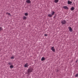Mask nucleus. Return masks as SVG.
I'll use <instances>...</instances> for the list:
<instances>
[{
    "mask_svg": "<svg viewBox=\"0 0 78 78\" xmlns=\"http://www.w3.org/2000/svg\"><path fill=\"white\" fill-rule=\"evenodd\" d=\"M33 69L32 68H29L28 69L27 72L29 74V73H30L31 72H32L33 70Z\"/></svg>",
    "mask_w": 78,
    "mask_h": 78,
    "instance_id": "f257e3e1",
    "label": "nucleus"
},
{
    "mask_svg": "<svg viewBox=\"0 0 78 78\" xmlns=\"http://www.w3.org/2000/svg\"><path fill=\"white\" fill-rule=\"evenodd\" d=\"M66 23H67V22L65 20H63L61 21V23H62V25H64L65 24H66Z\"/></svg>",
    "mask_w": 78,
    "mask_h": 78,
    "instance_id": "f03ea898",
    "label": "nucleus"
},
{
    "mask_svg": "<svg viewBox=\"0 0 78 78\" xmlns=\"http://www.w3.org/2000/svg\"><path fill=\"white\" fill-rule=\"evenodd\" d=\"M68 29H69V30L70 32H72L73 30L72 27H68Z\"/></svg>",
    "mask_w": 78,
    "mask_h": 78,
    "instance_id": "7ed1b4c3",
    "label": "nucleus"
},
{
    "mask_svg": "<svg viewBox=\"0 0 78 78\" xmlns=\"http://www.w3.org/2000/svg\"><path fill=\"white\" fill-rule=\"evenodd\" d=\"M51 50H52V51L55 52V49L54 48V47H52L51 48Z\"/></svg>",
    "mask_w": 78,
    "mask_h": 78,
    "instance_id": "20e7f679",
    "label": "nucleus"
},
{
    "mask_svg": "<svg viewBox=\"0 0 78 78\" xmlns=\"http://www.w3.org/2000/svg\"><path fill=\"white\" fill-rule=\"evenodd\" d=\"M68 5H71L72 3V2L70 1H68Z\"/></svg>",
    "mask_w": 78,
    "mask_h": 78,
    "instance_id": "39448f33",
    "label": "nucleus"
},
{
    "mask_svg": "<svg viewBox=\"0 0 78 78\" xmlns=\"http://www.w3.org/2000/svg\"><path fill=\"white\" fill-rule=\"evenodd\" d=\"M63 8L65 9H68V7L67 6H63Z\"/></svg>",
    "mask_w": 78,
    "mask_h": 78,
    "instance_id": "423d86ee",
    "label": "nucleus"
},
{
    "mask_svg": "<svg viewBox=\"0 0 78 78\" xmlns=\"http://www.w3.org/2000/svg\"><path fill=\"white\" fill-rule=\"evenodd\" d=\"M26 2L27 3H31L30 0H26Z\"/></svg>",
    "mask_w": 78,
    "mask_h": 78,
    "instance_id": "0eeeda50",
    "label": "nucleus"
},
{
    "mask_svg": "<svg viewBox=\"0 0 78 78\" xmlns=\"http://www.w3.org/2000/svg\"><path fill=\"white\" fill-rule=\"evenodd\" d=\"M28 66H29L28 65L27 63L24 66V67H28Z\"/></svg>",
    "mask_w": 78,
    "mask_h": 78,
    "instance_id": "6e6552de",
    "label": "nucleus"
},
{
    "mask_svg": "<svg viewBox=\"0 0 78 78\" xmlns=\"http://www.w3.org/2000/svg\"><path fill=\"white\" fill-rule=\"evenodd\" d=\"M59 2V0H55L54 2L55 3H58Z\"/></svg>",
    "mask_w": 78,
    "mask_h": 78,
    "instance_id": "1a4fd4ad",
    "label": "nucleus"
},
{
    "mask_svg": "<svg viewBox=\"0 0 78 78\" xmlns=\"http://www.w3.org/2000/svg\"><path fill=\"white\" fill-rule=\"evenodd\" d=\"M74 9H75L74 8V7H72L71 8V11H73V10H74Z\"/></svg>",
    "mask_w": 78,
    "mask_h": 78,
    "instance_id": "9d476101",
    "label": "nucleus"
},
{
    "mask_svg": "<svg viewBox=\"0 0 78 78\" xmlns=\"http://www.w3.org/2000/svg\"><path fill=\"white\" fill-rule=\"evenodd\" d=\"M55 12L52 11L51 12V15H54L55 14Z\"/></svg>",
    "mask_w": 78,
    "mask_h": 78,
    "instance_id": "9b49d317",
    "label": "nucleus"
},
{
    "mask_svg": "<svg viewBox=\"0 0 78 78\" xmlns=\"http://www.w3.org/2000/svg\"><path fill=\"white\" fill-rule=\"evenodd\" d=\"M48 17H51L52 16V15L51 14H49L48 15Z\"/></svg>",
    "mask_w": 78,
    "mask_h": 78,
    "instance_id": "f8f14e48",
    "label": "nucleus"
},
{
    "mask_svg": "<svg viewBox=\"0 0 78 78\" xmlns=\"http://www.w3.org/2000/svg\"><path fill=\"white\" fill-rule=\"evenodd\" d=\"M6 14H7L8 16H11V14L9 13H6Z\"/></svg>",
    "mask_w": 78,
    "mask_h": 78,
    "instance_id": "ddd939ff",
    "label": "nucleus"
},
{
    "mask_svg": "<svg viewBox=\"0 0 78 78\" xmlns=\"http://www.w3.org/2000/svg\"><path fill=\"white\" fill-rule=\"evenodd\" d=\"M41 61H44L45 60V58L42 57L41 59Z\"/></svg>",
    "mask_w": 78,
    "mask_h": 78,
    "instance_id": "4468645a",
    "label": "nucleus"
},
{
    "mask_svg": "<svg viewBox=\"0 0 78 78\" xmlns=\"http://www.w3.org/2000/svg\"><path fill=\"white\" fill-rule=\"evenodd\" d=\"M10 67L11 69H12V68H13V67H14V66H13V65H11L10 66Z\"/></svg>",
    "mask_w": 78,
    "mask_h": 78,
    "instance_id": "2eb2a0df",
    "label": "nucleus"
},
{
    "mask_svg": "<svg viewBox=\"0 0 78 78\" xmlns=\"http://www.w3.org/2000/svg\"><path fill=\"white\" fill-rule=\"evenodd\" d=\"M27 19V17L24 16L23 17V20H25V19Z\"/></svg>",
    "mask_w": 78,
    "mask_h": 78,
    "instance_id": "dca6fc26",
    "label": "nucleus"
},
{
    "mask_svg": "<svg viewBox=\"0 0 78 78\" xmlns=\"http://www.w3.org/2000/svg\"><path fill=\"white\" fill-rule=\"evenodd\" d=\"M24 15H25L26 16H28V13H25L24 14Z\"/></svg>",
    "mask_w": 78,
    "mask_h": 78,
    "instance_id": "f3484780",
    "label": "nucleus"
},
{
    "mask_svg": "<svg viewBox=\"0 0 78 78\" xmlns=\"http://www.w3.org/2000/svg\"><path fill=\"white\" fill-rule=\"evenodd\" d=\"M8 64L9 65H12V63H11V62H9Z\"/></svg>",
    "mask_w": 78,
    "mask_h": 78,
    "instance_id": "a211bd4d",
    "label": "nucleus"
},
{
    "mask_svg": "<svg viewBox=\"0 0 78 78\" xmlns=\"http://www.w3.org/2000/svg\"><path fill=\"white\" fill-rule=\"evenodd\" d=\"M78 73L76 74L75 75V77H78Z\"/></svg>",
    "mask_w": 78,
    "mask_h": 78,
    "instance_id": "6ab92c4d",
    "label": "nucleus"
},
{
    "mask_svg": "<svg viewBox=\"0 0 78 78\" xmlns=\"http://www.w3.org/2000/svg\"><path fill=\"white\" fill-rule=\"evenodd\" d=\"M11 58V59H14V57H12Z\"/></svg>",
    "mask_w": 78,
    "mask_h": 78,
    "instance_id": "aec40b11",
    "label": "nucleus"
},
{
    "mask_svg": "<svg viewBox=\"0 0 78 78\" xmlns=\"http://www.w3.org/2000/svg\"><path fill=\"white\" fill-rule=\"evenodd\" d=\"M2 30V27H0V31H1Z\"/></svg>",
    "mask_w": 78,
    "mask_h": 78,
    "instance_id": "412c9836",
    "label": "nucleus"
},
{
    "mask_svg": "<svg viewBox=\"0 0 78 78\" xmlns=\"http://www.w3.org/2000/svg\"><path fill=\"white\" fill-rule=\"evenodd\" d=\"M45 36H47V34H45Z\"/></svg>",
    "mask_w": 78,
    "mask_h": 78,
    "instance_id": "4be33fe9",
    "label": "nucleus"
},
{
    "mask_svg": "<svg viewBox=\"0 0 78 78\" xmlns=\"http://www.w3.org/2000/svg\"><path fill=\"white\" fill-rule=\"evenodd\" d=\"M76 62H77V61H76Z\"/></svg>",
    "mask_w": 78,
    "mask_h": 78,
    "instance_id": "5701e85b",
    "label": "nucleus"
}]
</instances>
